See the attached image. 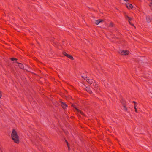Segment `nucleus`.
Masks as SVG:
<instances>
[{"instance_id": "f8f14e48", "label": "nucleus", "mask_w": 152, "mask_h": 152, "mask_svg": "<svg viewBox=\"0 0 152 152\" xmlns=\"http://www.w3.org/2000/svg\"><path fill=\"white\" fill-rule=\"evenodd\" d=\"M126 7H127L129 9H131L132 8V5L130 4H127Z\"/></svg>"}, {"instance_id": "dca6fc26", "label": "nucleus", "mask_w": 152, "mask_h": 152, "mask_svg": "<svg viewBox=\"0 0 152 152\" xmlns=\"http://www.w3.org/2000/svg\"><path fill=\"white\" fill-rule=\"evenodd\" d=\"M10 59L12 61H15V60H17V59L15 58H10Z\"/></svg>"}, {"instance_id": "39448f33", "label": "nucleus", "mask_w": 152, "mask_h": 152, "mask_svg": "<svg viewBox=\"0 0 152 152\" xmlns=\"http://www.w3.org/2000/svg\"><path fill=\"white\" fill-rule=\"evenodd\" d=\"M146 20L147 22L148 23H150L152 20V17L151 16L147 15L146 16Z\"/></svg>"}, {"instance_id": "412c9836", "label": "nucleus", "mask_w": 152, "mask_h": 152, "mask_svg": "<svg viewBox=\"0 0 152 152\" xmlns=\"http://www.w3.org/2000/svg\"><path fill=\"white\" fill-rule=\"evenodd\" d=\"M66 142L67 143V146L68 147V148H69L68 143V142L66 141Z\"/></svg>"}, {"instance_id": "2eb2a0df", "label": "nucleus", "mask_w": 152, "mask_h": 152, "mask_svg": "<svg viewBox=\"0 0 152 152\" xmlns=\"http://www.w3.org/2000/svg\"><path fill=\"white\" fill-rule=\"evenodd\" d=\"M123 109L124 111L126 112H127L128 111V109L126 107L125 105H124L123 106Z\"/></svg>"}, {"instance_id": "6e6552de", "label": "nucleus", "mask_w": 152, "mask_h": 152, "mask_svg": "<svg viewBox=\"0 0 152 152\" xmlns=\"http://www.w3.org/2000/svg\"><path fill=\"white\" fill-rule=\"evenodd\" d=\"M72 106L74 108H75L78 112H80V113L82 115L83 114V113L80 110H78L76 107V106L75 105L72 104Z\"/></svg>"}, {"instance_id": "5701e85b", "label": "nucleus", "mask_w": 152, "mask_h": 152, "mask_svg": "<svg viewBox=\"0 0 152 152\" xmlns=\"http://www.w3.org/2000/svg\"><path fill=\"white\" fill-rule=\"evenodd\" d=\"M124 0L125 1H128L129 0Z\"/></svg>"}, {"instance_id": "20e7f679", "label": "nucleus", "mask_w": 152, "mask_h": 152, "mask_svg": "<svg viewBox=\"0 0 152 152\" xmlns=\"http://www.w3.org/2000/svg\"><path fill=\"white\" fill-rule=\"evenodd\" d=\"M85 80H86V81L90 84H92V83L94 82V80L92 79H90L88 78L87 77H86V78Z\"/></svg>"}, {"instance_id": "6ab92c4d", "label": "nucleus", "mask_w": 152, "mask_h": 152, "mask_svg": "<svg viewBox=\"0 0 152 152\" xmlns=\"http://www.w3.org/2000/svg\"><path fill=\"white\" fill-rule=\"evenodd\" d=\"M136 107H137V105L136 104H135L134 105V109H135L136 108Z\"/></svg>"}, {"instance_id": "f3484780", "label": "nucleus", "mask_w": 152, "mask_h": 152, "mask_svg": "<svg viewBox=\"0 0 152 152\" xmlns=\"http://www.w3.org/2000/svg\"><path fill=\"white\" fill-rule=\"evenodd\" d=\"M114 26V24L112 22L110 23L109 26L110 27H113Z\"/></svg>"}, {"instance_id": "423d86ee", "label": "nucleus", "mask_w": 152, "mask_h": 152, "mask_svg": "<svg viewBox=\"0 0 152 152\" xmlns=\"http://www.w3.org/2000/svg\"><path fill=\"white\" fill-rule=\"evenodd\" d=\"M126 20H128V21L129 22V23L132 25V26H133L135 28V27L134 26V25L133 24H132L131 23V21L133 20V18H130L129 16H128L127 15L126 16Z\"/></svg>"}, {"instance_id": "aec40b11", "label": "nucleus", "mask_w": 152, "mask_h": 152, "mask_svg": "<svg viewBox=\"0 0 152 152\" xmlns=\"http://www.w3.org/2000/svg\"><path fill=\"white\" fill-rule=\"evenodd\" d=\"M135 111L137 113V108H136L135 109H134Z\"/></svg>"}, {"instance_id": "ddd939ff", "label": "nucleus", "mask_w": 152, "mask_h": 152, "mask_svg": "<svg viewBox=\"0 0 152 152\" xmlns=\"http://www.w3.org/2000/svg\"><path fill=\"white\" fill-rule=\"evenodd\" d=\"M16 63H17L18 64V66L20 68L22 69H23L24 66L22 64L18 63L17 62H16Z\"/></svg>"}, {"instance_id": "f03ea898", "label": "nucleus", "mask_w": 152, "mask_h": 152, "mask_svg": "<svg viewBox=\"0 0 152 152\" xmlns=\"http://www.w3.org/2000/svg\"><path fill=\"white\" fill-rule=\"evenodd\" d=\"M119 53L121 55H128L129 53V52L128 50H121L119 51Z\"/></svg>"}, {"instance_id": "9b49d317", "label": "nucleus", "mask_w": 152, "mask_h": 152, "mask_svg": "<svg viewBox=\"0 0 152 152\" xmlns=\"http://www.w3.org/2000/svg\"><path fill=\"white\" fill-rule=\"evenodd\" d=\"M149 2V6L152 10V0H148Z\"/></svg>"}, {"instance_id": "f257e3e1", "label": "nucleus", "mask_w": 152, "mask_h": 152, "mask_svg": "<svg viewBox=\"0 0 152 152\" xmlns=\"http://www.w3.org/2000/svg\"><path fill=\"white\" fill-rule=\"evenodd\" d=\"M11 137L15 142L16 143H19V137L17 134V132L15 129L13 130L11 134Z\"/></svg>"}, {"instance_id": "a211bd4d", "label": "nucleus", "mask_w": 152, "mask_h": 152, "mask_svg": "<svg viewBox=\"0 0 152 152\" xmlns=\"http://www.w3.org/2000/svg\"><path fill=\"white\" fill-rule=\"evenodd\" d=\"M63 54H64V55L66 56V57H67V56H68V55L65 52H64L63 53Z\"/></svg>"}, {"instance_id": "0eeeda50", "label": "nucleus", "mask_w": 152, "mask_h": 152, "mask_svg": "<svg viewBox=\"0 0 152 152\" xmlns=\"http://www.w3.org/2000/svg\"><path fill=\"white\" fill-rule=\"evenodd\" d=\"M61 105L64 109H65L67 107V105L65 103L61 102Z\"/></svg>"}, {"instance_id": "4be33fe9", "label": "nucleus", "mask_w": 152, "mask_h": 152, "mask_svg": "<svg viewBox=\"0 0 152 152\" xmlns=\"http://www.w3.org/2000/svg\"><path fill=\"white\" fill-rule=\"evenodd\" d=\"M133 103H134V104H135L136 103V102L135 101H133Z\"/></svg>"}, {"instance_id": "4468645a", "label": "nucleus", "mask_w": 152, "mask_h": 152, "mask_svg": "<svg viewBox=\"0 0 152 152\" xmlns=\"http://www.w3.org/2000/svg\"><path fill=\"white\" fill-rule=\"evenodd\" d=\"M67 57L72 60H73L74 59L73 57L71 55L68 54V56H67Z\"/></svg>"}, {"instance_id": "1a4fd4ad", "label": "nucleus", "mask_w": 152, "mask_h": 152, "mask_svg": "<svg viewBox=\"0 0 152 152\" xmlns=\"http://www.w3.org/2000/svg\"><path fill=\"white\" fill-rule=\"evenodd\" d=\"M86 91L89 93L91 94L92 93V91L89 87H86Z\"/></svg>"}, {"instance_id": "9d476101", "label": "nucleus", "mask_w": 152, "mask_h": 152, "mask_svg": "<svg viewBox=\"0 0 152 152\" xmlns=\"http://www.w3.org/2000/svg\"><path fill=\"white\" fill-rule=\"evenodd\" d=\"M103 20L101 19H99L98 20H95V23L96 25L99 24L100 23L102 22Z\"/></svg>"}, {"instance_id": "7ed1b4c3", "label": "nucleus", "mask_w": 152, "mask_h": 152, "mask_svg": "<svg viewBox=\"0 0 152 152\" xmlns=\"http://www.w3.org/2000/svg\"><path fill=\"white\" fill-rule=\"evenodd\" d=\"M92 85L93 86V88L96 91H97L98 89V85L96 82L94 80V82L92 83Z\"/></svg>"}]
</instances>
